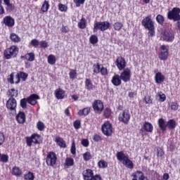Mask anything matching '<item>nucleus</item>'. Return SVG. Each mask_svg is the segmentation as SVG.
<instances>
[{"label": "nucleus", "mask_w": 180, "mask_h": 180, "mask_svg": "<svg viewBox=\"0 0 180 180\" xmlns=\"http://www.w3.org/2000/svg\"><path fill=\"white\" fill-rule=\"evenodd\" d=\"M142 26L148 30V36L154 37L155 36V22L153 20L151 15L145 17L141 21Z\"/></svg>", "instance_id": "f257e3e1"}, {"label": "nucleus", "mask_w": 180, "mask_h": 180, "mask_svg": "<svg viewBox=\"0 0 180 180\" xmlns=\"http://www.w3.org/2000/svg\"><path fill=\"white\" fill-rule=\"evenodd\" d=\"M19 54V47L15 45H12L6 48L4 51V56L6 60H11V58H16Z\"/></svg>", "instance_id": "f03ea898"}, {"label": "nucleus", "mask_w": 180, "mask_h": 180, "mask_svg": "<svg viewBox=\"0 0 180 180\" xmlns=\"http://www.w3.org/2000/svg\"><path fill=\"white\" fill-rule=\"evenodd\" d=\"M116 157L118 161H122L123 165H125L127 168H129V169H133V168H134V164L129 159V155H124L123 151L117 152Z\"/></svg>", "instance_id": "7ed1b4c3"}, {"label": "nucleus", "mask_w": 180, "mask_h": 180, "mask_svg": "<svg viewBox=\"0 0 180 180\" xmlns=\"http://www.w3.org/2000/svg\"><path fill=\"white\" fill-rule=\"evenodd\" d=\"M110 27V22L108 21H96L94 22L93 32L94 33H96L98 30H101V32H105L108 30Z\"/></svg>", "instance_id": "20e7f679"}, {"label": "nucleus", "mask_w": 180, "mask_h": 180, "mask_svg": "<svg viewBox=\"0 0 180 180\" xmlns=\"http://www.w3.org/2000/svg\"><path fill=\"white\" fill-rule=\"evenodd\" d=\"M161 39L163 41L172 43L175 40V34H174V31L172 30H165L161 32Z\"/></svg>", "instance_id": "39448f33"}, {"label": "nucleus", "mask_w": 180, "mask_h": 180, "mask_svg": "<svg viewBox=\"0 0 180 180\" xmlns=\"http://www.w3.org/2000/svg\"><path fill=\"white\" fill-rule=\"evenodd\" d=\"M167 19L169 20H180V8L178 7H174L172 11H169L167 14Z\"/></svg>", "instance_id": "423d86ee"}, {"label": "nucleus", "mask_w": 180, "mask_h": 180, "mask_svg": "<svg viewBox=\"0 0 180 180\" xmlns=\"http://www.w3.org/2000/svg\"><path fill=\"white\" fill-rule=\"evenodd\" d=\"M46 165L48 167H54L57 164V155L53 151L49 152L46 158Z\"/></svg>", "instance_id": "0eeeda50"}, {"label": "nucleus", "mask_w": 180, "mask_h": 180, "mask_svg": "<svg viewBox=\"0 0 180 180\" xmlns=\"http://www.w3.org/2000/svg\"><path fill=\"white\" fill-rule=\"evenodd\" d=\"M41 137L38 134H32L30 136H27L25 138L27 146L28 147H32V144H39L40 141H39V139Z\"/></svg>", "instance_id": "6e6552de"}, {"label": "nucleus", "mask_w": 180, "mask_h": 180, "mask_svg": "<svg viewBox=\"0 0 180 180\" xmlns=\"http://www.w3.org/2000/svg\"><path fill=\"white\" fill-rule=\"evenodd\" d=\"M169 46L168 45H162L160 47L161 51L159 53V58L163 61H167L168 60V56L169 54Z\"/></svg>", "instance_id": "1a4fd4ad"}, {"label": "nucleus", "mask_w": 180, "mask_h": 180, "mask_svg": "<svg viewBox=\"0 0 180 180\" xmlns=\"http://www.w3.org/2000/svg\"><path fill=\"white\" fill-rule=\"evenodd\" d=\"M120 77L123 82H130V79H131V70L129 68L123 69Z\"/></svg>", "instance_id": "9d476101"}, {"label": "nucleus", "mask_w": 180, "mask_h": 180, "mask_svg": "<svg viewBox=\"0 0 180 180\" xmlns=\"http://www.w3.org/2000/svg\"><path fill=\"white\" fill-rule=\"evenodd\" d=\"M130 117V112H129V110H125L120 113L118 120L120 122H122V123H124V124H129Z\"/></svg>", "instance_id": "9b49d317"}, {"label": "nucleus", "mask_w": 180, "mask_h": 180, "mask_svg": "<svg viewBox=\"0 0 180 180\" xmlns=\"http://www.w3.org/2000/svg\"><path fill=\"white\" fill-rule=\"evenodd\" d=\"M112 129V124L109 121L104 122L101 127V130L105 136H111L113 132Z\"/></svg>", "instance_id": "f8f14e48"}, {"label": "nucleus", "mask_w": 180, "mask_h": 180, "mask_svg": "<svg viewBox=\"0 0 180 180\" xmlns=\"http://www.w3.org/2000/svg\"><path fill=\"white\" fill-rule=\"evenodd\" d=\"M115 65L118 68L119 71H123V70L126 69L127 66V62H126V59L122 56H118L115 61Z\"/></svg>", "instance_id": "ddd939ff"}, {"label": "nucleus", "mask_w": 180, "mask_h": 180, "mask_svg": "<svg viewBox=\"0 0 180 180\" xmlns=\"http://www.w3.org/2000/svg\"><path fill=\"white\" fill-rule=\"evenodd\" d=\"M93 109L96 113H102L104 109L103 102L101 100H95L93 103Z\"/></svg>", "instance_id": "4468645a"}, {"label": "nucleus", "mask_w": 180, "mask_h": 180, "mask_svg": "<svg viewBox=\"0 0 180 180\" xmlns=\"http://www.w3.org/2000/svg\"><path fill=\"white\" fill-rule=\"evenodd\" d=\"M6 106L8 110H10V112H16L18 102L15 98H8V100L6 101Z\"/></svg>", "instance_id": "2eb2a0df"}, {"label": "nucleus", "mask_w": 180, "mask_h": 180, "mask_svg": "<svg viewBox=\"0 0 180 180\" xmlns=\"http://www.w3.org/2000/svg\"><path fill=\"white\" fill-rule=\"evenodd\" d=\"M27 103L29 105H31L32 106H34L37 105V101L40 99V96L36 94H32L30 96H29L27 98Z\"/></svg>", "instance_id": "dca6fc26"}, {"label": "nucleus", "mask_w": 180, "mask_h": 180, "mask_svg": "<svg viewBox=\"0 0 180 180\" xmlns=\"http://www.w3.org/2000/svg\"><path fill=\"white\" fill-rule=\"evenodd\" d=\"M133 179L131 180H148L147 176L144 175V173L140 170H137L131 174Z\"/></svg>", "instance_id": "f3484780"}, {"label": "nucleus", "mask_w": 180, "mask_h": 180, "mask_svg": "<svg viewBox=\"0 0 180 180\" xmlns=\"http://www.w3.org/2000/svg\"><path fill=\"white\" fill-rule=\"evenodd\" d=\"M3 23L8 27H13L15 26V19L10 15H6L3 18Z\"/></svg>", "instance_id": "a211bd4d"}, {"label": "nucleus", "mask_w": 180, "mask_h": 180, "mask_svg": "<svg viewBox=\"0 0 180 180\" xmlns=\"http://www.w3.org/2000/svg\"><path fill=\"white\" fill-rule=\"evenodd\" d=\"M84 86H85V89L89 91H94V89L96 88V86H95V84H94V82H92V80L90 78L85 79Z\"/></svg>", "instance_id": "6ab92c4d"}, {"label": "nucleus", "mask_w": 180, "mask_h": 180, "mask_svg": "<svg viewBox=\"0 0 180 180\" xmlns=\"http://www.w3.org/2000/svg\"><path fill=\"white\" fill-rule=\"evenodd\" d=\"M15 119L19 124H23L26 122V114L23 111H20L17 114Z\"/></svg>", "instance_id": "aec40b11"}, {"label": "nucleus", "mask_w": 180, "mask_h": 180, "mask_svg": "<svg viewBox=\"0 0 180 180\" xmlns=\"http://www.w3.org/2000/svg\"><path fill=\"white\" fill-rule=\"evenodd\" d=\"M154 130V127L153 124L148 122H145L143 128L140 129V131H146L147 133H153Z\"/></svg>", "instance_id": "412c9836"}, {"label": "nucleus", "mask_w": 180, "mask_h": 180, "mask_svg": "<svg viewBox=\"0 0 180 180\" xmlns=\"http://www.w3.org/2000/svg\"><path fill=\"white\" fill-rule=\"evenodd\" d=\"M158 124L162 133L167 131V122L164 120V118H159L158 120Z\"/></svg>", "instance_id": "4be33fe9"}, {"label": "nucleus", "mask_w": 180, "mask_h": 180, "mask_svg": "<svg viewBox=\"0 0 180 180\" xmlns=\"http://www.w3.org/2000/svg\"><path fill=\"white\" fill-rule=\"evenodd\" d=\"M84 180H91V178L94 175V170L91 169H86L82 172Z\"/></svg>", "instance_id": "5701e85b"}, {"label": "nucleus", "mask_w": 180, "mask_h": 180, "mask_svg": "<svg viewBox=\"0 0 180 180\" xmlns=\"http://www.w3.org/2000/svg\"><path fill=\"white\" fill-rule=\"evenodd\" d=\"M111 83L114 86H120L122 85V78L119 75H115L111 79Z\"/></svg>", "instance_id": "b1692460"}, {"label": "nucleus", "mask_w": 180, "mask_h": 180, "mask_svg": "<svg viewBox=\"0 0 180 180\" xmlns=\"http://www.w3.org/2000/svg\"><path fill=\"white\" fill-rule=\"evenodd\" d=\"M55 143H56L57 146L60 147V148H67V143H65V141L64 139L56 136L54 139Z\"/></svg>", "instance_id": "393cba45"}, {"label": "nucleus", "mask_w": 180, "mask_h": 180, "mask_svg": "<svg viewBox=\"0 0 180 180\" xmlns=\"http://www.w3.org/2000/svg\"><path fill=\"white\" fill-rule=\"evenodd\" d=\"M55 96L56 99H64L65 98V91L61 88L55 90Z\"/></svg>", "instance_id": "a878e982"}, {"label": "nucleus", "mask_w": 180, "mask_h": 180, "mask_svg": "<svg viewBox=\"0 0 180 180\" xmlns=\"http://www.w3.org/2000/svg\"><path fill=\"white\" fill-rule=\"evenodd\" d=\"M20 58H22V60H27V61H30V62L34 61V58H35L34 53L33 52L27 53L25 56H21Z\"/></svg>", "instance_id": "bb28decb"}, {"label": "nucleus", "mask_w": 180, "mask_h": 180, "mask_svg": "<svg viewBox=\"0 0 180 180\" xmlns=\"http://www.w3.org/2000/svg\"><path fill=\"white\" fill-rule=\"evenodd\" d=\"M165 79V77L164 76V75H162V73L159 72L155 74V81L156 84H161V83L164 82Z\"/></svg>", "instance_id": "cd10ccee"}, {"label": "nucleus", "mask_w": 180, "mask_h": 180, "mask_svg": "<svg viewBox=\"0 0 180 180\" xmlns=\"http://www.w3.org/2000/svg\"><path fill=\"white\" fill-rule=\"evenodd\" d=\"M91 113V108L90 107H86L82 110H79L77 112V115L79 116H88Z\"/></svg>", "instance_id": "c85d7f7f"}, {"label": "nucleus", "mask_w": 180, "mask_h": 180, "mask_svg": "<svg viewBox=\"0 0 180 180\" xmlns=\"http://www.w3.org/2000/svg\"><path fill=\"white\" fill-rule=\"evenodd\" d=\"M11 174H12V175H14V176L19 177L23 174V172H22L20 168H19L18 167L15 166L12 169Z\"/></svg>", "instance_id": "c756f323"}, {"label": "nucleus", "mask_w": 180, "mask_h": 180, "mask_svg": "<svg viewBox=\"0 0 180 180\" xmlns=\"http://www.w3.org/2000/svg\"><path fill=\"white\" fill-rule=\"evenodd\" d=\"M7 95L10 96V98L15 99V98H18V91L15 89H11L8 91Z\"/></svg>", "instance_id": "7c9ffc66"}, {"label": "nucleus", "mask_w": 180, "mask_h": 180, "mask_svg": "<svg viewBox=\"0 0 180 180\" xmlns=\"http://www.w3.org/2000/svg\"><path fill=\"white\" fill-rule=\"evenodd\" d=\"M10 40L13 43H20V37L19 35L16 34L15 33L13 32L10 34Z\"/></svg>", "instance_id": "2f4dec72"}, {"label": "nucleus", "mask_w": 180, "mask_h": 180, "mask_svg": "<svg viewBox=\"0 0 180 180\" xmlns=\"http://www.w3.org/2000/svg\"><path fill=\"white\" fill-rule=\"evenodd\" d=\"M49 9H50V4L49 1L45 0L41 7V11L43 13H46V12H49Z\"/></svg>", "instance_id": "473e14b6"}, {"label": "nucleus", "mask_w": 180, "mask_h": 180, "mask_svg": "<svg viewBox=\"0 0 180 180\" xmlns=\"http://www.w3.org/2000/svg\"><path fill=\"white\" fill-rule=\"evenodd\" d=\"M112 109L110 108H105L103 110V116L105 119H110L112 117Z\"/></svg>", "instance_id": "72a5a7b5"}, {"label": "nucleus", "mask_w": 180, "mask_h": 180, "mask_svg": "<svg viewBox=\"0 0 180 180\" xmlns=\"http://www.w3.org/2000/svg\"><path fill=\"white\" fill-rule=\"evenodd\" d=\"M167 127L169 130H174L176 127V122L174 119L169 120L167 122Z\"/></svg>", "instance_id": "f704fd0d"}, {"label": "nucleus", "mask_w": 180, "mask_h": 180, "mask_svg": "<svg viewBox=\"0 0 180 180\" xmlns=\"http://www.w3.org/2000/svg\"><path fill=\"white\" fill-rule=\"evenodd\" d=\"M156 22L158 23L160 26H164V22H165V18L164 15L161 14H158L156 18Z\"/></svg>", "instance_id": "c9c22d12"}, {"label": "nucleus", "mask_w": 180, "mask_h": 180, "mask_svg": "<svg viewBox=\"0 0 180 180\" xmlns=\"http://www.w3.org/2000/svg\"><path fill=\"white\" fill-rule=\"evenodd\" d=\"M79 29H85L86 27V19L82 17L77 24Z\"/></svg>", "instance_id": "e433bc0d"}, {"label": "nucleus", "mask_w": 180, "mask_h": 180, "mask_svg": "<svg viewBox=\"0 0 180 180\" xmlns=\"http://www.w3.org/2000/svg\"><path fill=\"white\" fill-rule=\"evenodd\" d=\"M74 165V159L72 158H67L65 161V167L70 168Z\"/></svg>", "instance_id": "4c0bfd02"}, {"label": "nucleus", "mask_w": 180, "mask_h": 180, "mask_svg": "<svg viewBox=\"0 0 180 180\" xmlns=\"http://www.w3.org/2000/svg\"><path fill=\"white\" fill-rule=\"evenodd\" d=\"M57 60L56 59V56L51 54L48 56V63L51 65H54Z\"/></svg>", "instance_id": "58836bf2"}, {"label": "nucleus", "mask_w": 180, "mask_h": 180, "mask_svg": "<svg viewBox=\"0 0 180 180\" xmlns=\"http://www.w3.org/2000/svg\"><path fill=\"white\" fill-rule=\"evenodd\" d=\"M123 27V23L120 22H116L113 25V29L114 30H116L117 32H119L120 30H122V28Z\"/></svg>", "instance_id": "ea45409f"}, {"label": "nucleus", "mask_w": 180, "mask_h": 180, "mask_svg": "<svg viewBox=\"0 0 180 180\" xmlns=\"http://www.w3.org/2000/svg\"><path fill=\"white\" fill-rule=\"evenodd\" d=\"M0 162H3L4 164L9 162V155L6 154H1L0 156Z\"/></svg>", "instance_id": "a19ab883"}, {"label": "nucleus", "mask_w": 180, "mask_h": 180, "mask_svg": "<svg viewBox=\"0 0 180 180\" xmlns=\"http://www.w3.org/2000/svg\"><path fill=\"white\" fill-rule=\"evenodd\" d=\"M25 180H34V174L32 172H28L27 174L24 175Z\"/></svg>", "instance_id": "79ce46f5"}, {"label": "nucleus", "mask_w": 180, "mask_h": 180, "mask_svg": "<svg viewBox=\"0 0 180 180\" xmlns=\"http://www.w3.org/2000/svg\"><path fill=\"white\" fill-rule=\"evenodd\" d=\"M143 101L146 105H153V98L150 95L145 96L143 98Z\"/></svg>", "instance_id": "37998d69"}, {"label": "nucleus", "mask_w": 180, "mask_h": 180, "mask_svg": "<svg viewBox=\"0 0 180 180\" xmlns=\"http://www.w3.org/2000/svg\"><path fill=\"white\" fill-rule=\"evenodd\" d=\"M100 71H101V64L99 63L94 64L93 65V72L94 74H99Z\"/></svg>", "instance_id": "c03bdc74"}, {"label": "nucleus", "mask_w": 180, "mask_h": 180, "mask_svg": "<svg viewBox=\"0 0 180 180\" xmlns=\"http://www.w3.org/2000/svg\"><path fill=\"white\" fill-rule=\"evenodd\" d=\"M37 129L39 131H43V130H44L46 129V125H44V123L41 121H39L37 123Z\"/></svg>", "instance_id": "a18cd8bd"}, {"label": "nucleus", "mask_w": 180, "mask_h": 180, "mask_svg": "<svg viewBox=\"0 0 180 180\" xmlns=\"http://www.w3.org/2000/svg\"><path fill=\"white\" fill-rule=\"evenodd\" d=\"M98 168H103V169L108 168V163L104 160H101L98 162Z\"/></svg>", "instance_id": "49530a36"}, {"label": "nucleus", "mask_w": 180, "mask_h": 180, "mask_svg": "<svg viewBox=\"0 0 180 180\" xmlns=\"http://www.w3.org/2000/svg\"><path fill=\"white\" fill-rule=\"evenodd\" d=\"M20 105L22 109H26L27 108V98H22L20 101Z\"/></svg>", "instance_id": "de8ad7c7"}, {"label": "nucleus", "mask_w": 180, "mask_h": 180, "mask_svg": "<svg viewBox=\"0 0 180 180\" xmlns=\"http://www.w3.org/2000/svg\"><path fill=\"white\" fill-rule=\"evenodd\" d=\"M70 79H75L77 78V70L71 69L69 72Z\"/></svg>", "instance_id": "09e8293b"}, {"label": "nucleus", "mask_w": 180, "mask_h": 180, "mask_svg": "<svg viewBox=\"0 0 180 180\" xmlns=\"http://www.w3.org/2000/svg\"><path fill=\"white\" fill-rule=\"evenodd\" d=\"M20 75V78L22 79V81H26L27 79V77H29V75L25 72H18Z\"/></svg>", "instance_id": "8fccbe9b"}, {"label": "nucleus", "mask_w": 180, "mask_h": 180, "mask_svg": "<svg viewBox=\"0 0 180 180\" xmlns=\"http://www.w3.org/2000/svg\"><path fill=\"white\" fill-rule=\"evenodd\" d=\"M98 41V39L96 35H91L89 37V42L91 43V44H96Z\"/></svg>", "instance_id": "3c124183"}, {"label": "nucleus", "mask_w": 180, "mask_h": 180, "mask_svg": "<svg viewBox=\"0 0 180 180\" xmlns=\"http://www.w3.org/2000/svg\"><path fill=\"white\" fill-rule=\"evenodd\" d=\"M58 11H60V12H67V11H68V7L61 3L58 4Z\"/></svg>", "instance_id": "603ef678"}, {"label": "nucleus", "mask_w": 180, "mask_h": 180, "mask_svg": "<svg viewBox=\"0 0 180 180\" xmlns=\"http://www.w3.org/2000/svg\"><path fill=\"white\" fill-rule=\"evenodd\" d=\"M92 158V155L90 152H86L83 154V160L84 161H89Z\"/></svg>", "instance_id": "864d4df0"}, {"label": "nucleus", "mask_w": 180, "mask_h": 180, "mask_svg": "<svg viewBox=\"0 0 180 180\" xmlns=\"http://www.w3.org/2000/svg\"><path fill=\"white\" fill-rule=\"evenodd\" d=\"M6 6V11L7 12H12V11H15V5H13V4L9 3Z\"/></svg>", "instance_id": "5fc2aeb1"}, {"label": "nucleus", "mask_w": 180, "mask_h": 180, "mask_svg": "<svg viewBox=\"0 0 180 180\" xmlns=\"http://www.w3.org/2000/svg\"><path fill=\"white\" fill-rule=\"evenodd\" d=\"M70 152L71 154H72L73 155H75V154H77V148L75 146V141H74L72 142Z\"/></svg>", "instance_id": "6e6d98bb"}, {"label": "nucleus", "mask_w": 180, "mask_h": 180, "mask_svg": "<svg viewBox=\"0 0 180 180\" xmlns=\"http://www.w3.org/2000/svg\"><path fill=\"white\" fill-rule=\"evenodd\" d=\"M73 126L75 130L81 129V120H77L73 122Z\"/></svg>", "instance_id": "4d7b16f0"}, {"label": "nucleus", "mask_w": 180, "mask_h": 180, "mask_svg": "<svg viewBox=\"0 0 180 180\" xmlns=\"http://www.w3.org/2000/svg\"><path fill=\"white\" fill-rule=\"evenodd\" d=\"M152 176L153 180H160V173L154 170L152 171Z\"/></svg>", "instance_id": "13d9d810"}, {"label": "nucleus", "mask_w": 180, "mask_h": 180, "mask_svg": "<svg viewBox=\"0 0 180 180\" xmlns=\"http://www.w3.org/2000/svg\"><path fill=\"white\" fill-rule=\"evenodd\" d=\"M14 77H15L14 73L13 72L11 73V75H8L7 78L8 82H9L11 84H15V81L13 80Z\"/></svg>", "instance_id": "bf43d9fd"}, {"label": "nucleus", "mask_w": 180, "mask_h": 180, "mask_svg": "<svg viewBox=\"0 0 180 180\" xmlns=\"http://www.w3.org/2000/svg\"><path fill=\"white\" fill-rule=\"evenodd\" d=\"M172 110H178L179 109V104L176 102H172L170 105Z\"/></svg>", "instance_id": "052dcab7"}, {"label": "nucleus", "mask_w": 180, "mask_h": 180, "mask_svg": "<svg viewBox=\"0 0 180 180\" xmlns=\"http://www.w3.org/2000/svg\"><path fill=\"white\" fill-rule=\"evenodd\" d=\"M165 155V152H164V150L162 148H159L157 149V157H164Z\"/></svg>", "instance_id": "680f3d73"}, {"label": "nucleus", "mask_w": 180, "mask_h": 180, "mask_svg": "<svg viewBox=\"0 0 180 180\" xmlns=\"http://www.w3.org/2000/svg\"><path fill=\"white\" fill-rule=\"evenodd\" d=\"M30 44L33 47H38L39 44H40V42L39 41V40H37L36 39H33L31 40Z\"/></svg>", "instance_id": "e2e57ef3"}, {"label": "nucleus", "mask_w": 180, "mask_h": 180, "mask_svg": "<svg viewBox=\"0 0 180 180\" xmlns=\"http://www.w3.org/2000/svg\"><path fill=\"white\" fill-rule=\"evenodd\" d=\"M93 140L94 141H96V143H98V141H102V136H100L99 134H95L93 136Z\"/></svg>", "instance_id": "0e129e2a"}, {"label": "nucleus", "mask_w": 180, "mask_h": 180, "mask_svg": "<svg viewBox=\"0 0 180 180\" xmlns=\"http://www.w3.org/2000/svg\"><path fill=\"white\" fill-rule=\"evenodd\" d=\"M39 45L41 49H47L49 47V43L46 41H41Z\"/></svg>", "instance_id": "69168bd1"}, {"label": "nucleus", "mask_w": 180, "mask_h": 180, "mask_svg": "<svg viewBox=\"0 0 180 180\" xmlns=\"http://www.w3.org/2000/svg\"><path fill=\"white\" fill-rule=\"evenodd\" d=\"M82 146L83 147H89V141L86 139H83L81 141Z\"/></svg>", "instance_id": "338daca9"}, {"label": "nucleus", "mask_w": 180, "mask_h": 180, "mask_svg": "<svg viewBox=\"0 0 180 180\" xmlns=\"http://www.w3.org/2000/svg\"><path fill=\"white\" fill-rule=\"evenodd\" d=\"M100 72L101 74V75H108V68H105V67H102L101 69H100Z\"/></svg>", "instance_id": "774afa93"}]
</instances>
